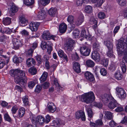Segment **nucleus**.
I'll use <instances>...</instances> for the list:
<instances>
[{"label":"nucleus","instance_id":"f257e3e1","mask_svg":"<svg viewBox=\"0 0 127 127\" xmlns=\"http://www.w3.org/2000/svg\"><path fill=\"white\" fill-rule=\"evenodd\" d=\"M10 74L14 77V81L16 84L23 87L26 84L27 79L24 72H10Z\"/></svg>","mask_w":127,"mask_h":127},{"label":"nucleus","instance_id":"f03ea898","mask_svg":"<svg viewBox=\"0 0 127 127\" xmlns=\"http://www.w3.org/2000/svg\"><path fill=\"white\" fill-rule=\"evenodd\" d=\"M95 98L94 94L92 92L86 93L82 97L83 101L87 103H91L95 100Z\"/></svg>","mask_w":127,"mask_h":127},{"label":"nucleus","instance_id":"7ed1b4c3","mask_svg":"<svg viewBox=\"0 0 127 127\" xmlns=\"http://www.w3.org/2000/svg\"><path fill=\"white\" fill-rule=\"evenodd\" d=\"M75 42L74 40L71 39H67L64 44V49L66 52H69L72 51L75 47Z\"/></svg>","mask_w":127,"mask_h":127},{"label":"nucleus","instance_id":"20e7f679","mask_svg":"<svg viewBox=\"0 0 127 127\" xmlns=\"http://www.w3.org/2000/svg\"><path fill=\"white\" fill-rule=\"evenodd\" d=\"M80 51L82 55L86 56L89 55L91 50L88 46L83 45L80 47Z\"/></svg>","mask_w":127,"mask_h":127},{"label":"nucleus","instance_id":"39448f33","mask_svg":"<svg viewBox=\"0 0 127 127\" xmlns=\"http://www.w3.org/2000/svg\"><path fill=\"white\" fill-rule=\"evenodd\" d=\"M56 36L54 35H50L49 32L48 31H44L42 35V37L43 39L45 40H49L52 39L54 40Z\"/></svg>","mask_w":127,"mask_h":127},{"label":"nucleus","instance_id":"423d86ee","mask_svg":"<svg viewBox=\"0 0 127 127\" xmlns=\"http://www.w3.org/2000/svg\"><path fill=\"white\" fill-rule=\"evenodd\" d=\"M12 43L13 46L12 48L15 50L18 49L21 44L20 40L16 38H13L12 39Z\"/></svg>","mask_w":127,"mask_h":127},{"label":"nucleus","instance_id":"0eeeda50","mask_svg":"<svg viewBox=\"0 0 127 127\" xmlns=\"http://www.w3.org/2000/svg\"><path fill=\"white\" fill-rule=\"evenodd\" d=\"M31 121L33 123L36 122L40 125H42L44 122L45 119L41 116H38L35 118H33L31 119Z\"/></svg>","mask_w":127,"mask_h":127},{"label":"nucleus","instance_id":"6e6552de","mask_svg":"<svg viewBox=\"0 0 127 127\" xmlns=\"http://www.w3.org/2000/svg\"><path fill=\"white\" fill-rule=\"evenodd\" d=\"M19 23L22 26H25L28 23V20L26 16L23 15L20 16L19 17Z\"/></svg>","mask_w":127,"mask_h":127},{"label":"nucleus","instance_id":"1a4fd4ad","mask_svg":"<svg viewBox=\"0 0 127 127\" xmlns=\"http://www.w3.org/2000/svg\"><path fill=\"white\" fill-rule=\"evenodd\" d=\"M75 115L76 119H79L81 118L82 121H85L86 117L84 112L81 110L78 111L76 113Z\"/></svg>","mask_w":127,"mask_h":127},{"label":"nucleus","instance_id":"9d476101","mask_svg":"<svg viewBox=\"0 0 127 127\" xmlns=\"http://www.w3.org/2000/svg\"><path fill=\"white\" fill-rule=\"evenodd\" d=\"M40 24L38 22H31L29 24V28L32 31H36Z\"/></svg>","mask_w":127,"mask_h":127},{"label":"nucleus","instance_id":"9b49d317","mask_svg":"<svg viewBox=\"0 0 127 127\" xmlns=\"http://www.w3.org/2000/svg\"><path fill=\"white\" fill-rule=\"evenodd\" d=\"M84 76L90 82H92L95 80L93 75L90 72H86L84 74Z\"/></svg>","mask_w":127,"mask_h":127},{"label":"nucleus","instance_id":"f8f14e48","mask_svg":"<svg viewBox=\"0 0 127 127\" xmlns=\"http://www.w3.org/2000/svg\"><path fill=\"white\" fill-rule=\"evenodd\" d=\"M92 59L96 62H98L100 60V56L98 51H94L92 53Z\"/></svg>","mask_w":127,"mask_h":127},{"label":"nucleus","instance_id":"ddd939ff","mask_svg":"<svg viewBox=\"0 0 127 127\" xmlns=\"http://www.w3.org/2000/svg\"><path fill=\"white\" fill-rule=\"evenodd\" d=\"M110 97L111 98L110 100H111L112 101L108 104V106L110 109H112L117 106V103L116 101L112 96H111Z\"/></svg>","mask_w":127,"mask_h":127},{"label":"nucleus","instance_id":"4468645a","mask_svg":"<svg viewBox=\"0 0 127 127\" xmlns=\"http://www.w3.org/2000/svg\"><path fill=\"white\" fill-rule=\"evenodd\" d=\"M46 16V12L44 8H42L40 11L38 13L37 17L39 20L44 19Z\"/></svg>","mask_w":127,"mask_h":127},{"label":"nucleus","instance_id":"2eb2a0df","mask_svg":"<svg viewBox=\"0 0 127 127\" xmlns=\"http://www.w3.org/2000/svg\"><path fill=\"white\" fill-rule=\"evenodd\" d=\"M11 7L10 9L9 12L10 14L12 15H15V13H16L18 10V8L15 5H14L13 3H11Z\"/></svg>","mask_w":127,"mask_h":127},{"label":"nucleus","instance_id":"dca6fc26","mask_svg":"<svg viewBox=\"0 0 127 127\" xmlns=\"http://www.w3.org/2000/svg\"><path fill=\"white\" fill-rule=\"evenodd\" d=\"M111 96H109L107 94L101 95L100 97V99L104 103H107L109 101V99L110 100L111 98L110 97Z\"/></svg>","mask_w":127,"mask_h":127},{"label":"nucleus","instance_id":"f3484780","mask_svg":"<svg viewBox=\"0 0 127 127\" xmlns=\"http://www.w3.org/2000/svg\"><path fill=\"white\" fill-rule=\"evenodd\" d=\"M84 21V17L83 14H81L79 16L76 21L75 24L77 26H79L82 24Z\"/></svg>","mask_w":127,"mask_h":127},{"label":"nucleus","instance_id":"a211bd4d","mask_svg":"<svg viewBox=\"0 0 127 127\" xmlns=\"http://www.w3.org/2000/svg\"><path fill=\"white\" fill-rule=\"evenodd\" d=\"M27 65L29 67L32 66V65H35L36 62L35 60L32 58H29L26 61Z\"/></svg>","mask_w":127,"mask_h":127},{"label":"nucleus","instance_id":"6ab92c4d","mask_svg":"<svg viewBox=\"0 0 127 127\" xmlns=\"http://www.w3.org/2000/svg\"><path fill=\"white\" fill-rule=\"evenodd\" d=\"M67 25L64 23H62L60 24L59 27V31L61 33H64L67 29Z\"/></svg>","mask_w":127,"mask_h":127},{"label":"nucleus","instance_id":"aec40b11","mask_svg":"<svg viewBox=\"0 0 127 127\" xmlns=\"http://www.w3.org/2000/svg\"><path fill=\"white\" fill-rule=\"evenodd\" d=\"M48 108L49 111L52 113L54 112L56 109V107L52 102L49 103L48 105Z\"/></svg>","mask_w":127,"mask_h":127},{"label":"nucleus","instance_id":"412c9836","mask_svg":"<svg viewBox=\"0 0 127 127\" xmlns=\"http://www.w3.org/2000/svg\"><path fill=\"white\" fill-rule=\"evenodd\" d=\"M126 94L124 89L120 88V98L121 99H124L126 98Z\"/></svg>","mask_w":127,"mask_h":127},{"label":"nucleus","instance_id":"4be33fe9","mask_svg":"<svg viewBox=\"0 0 127 127\" xmlns=\"http://www.w3.org/2000/svg\"><path fill=\"white\" fill-rule=\"evenodd\" d=\"M58 54L60 57L63 58L66 60L67 62L68 61L67 57L62 50L61 49L59 50L58 52Z\"/></svg>","mask_w":127,"mask_h":127},{"label":"nucleus","instance_id":"5701e85b","mask_svg":"<svg viewBox=\"0 0 127 127\" xmlns=\"http://www.w3.org/2000/svg\"><path fill=\"white\" fill-rule=\"evenodd\" d=\"M25 111V109L23 107L20 108L18 110V116L20 118L22 117L24 115Z\"/></svg>","mask_w":127,"mask_h":127},{"label":"nucleus","instance_id":"b1692460","mask_svg":"<svg viewBox=\"0 0 127 127\" xmlns=\"http://www.w3.org/2000/svg\"><path fill=\"white\" fill-rule=\"evenodd\" d=\"M104 43L105 45L109 49H113V45L112 43L109 40H106L104 41Z\"/></svg>","mask_w":127,"mask_h":127},{"label":"nucleus","instance_id":"393cba45","mask_svg":"<svg viewBox=\"0 0 127 127\" xmlns=\"http://www.w3.org/2000/svg\"><path fill=\"white\" fill-rule=\"evenodd\" d=\"M73 68L75 71H80L81 69L79 64L77 62H75L73 64Z\"/></svg>","mask_w":127,"mask_h":127},{"label":"nucleus","instance_id":"a878e982","mask_svg":"<svg viewBox=\"0 0 127 127\" xmlns=\"http://www.w3.org/2000/svg\"><path fill=\"white\" fill-rule=\"evenodd\" d=\"M2 22L5 25H9L11 23V19L9 17L4 18L2 19Z\"/></svg>","mask_w":127,"mask_h":127},{"label":"nucleus","instance_id":"bb28decb","mask_svg":"<svg viewBox=\"0 0 127 127\" xmlns=\"http://www.w3.org/2000/svg\"><path fill=\"white\" fill-rule=\"evenodd\" d=\"M46 43L47 46L48 47L47 49V52L48 54L50 55L51 54V52L52 50V46L53 44L50 41H47Z\"/></svg>","mask_w":127,"mask_h":127},{"label":"nucleus","instance_id":"cd10ccee","mask_svg":"<svg viewBox=\"0 0 127 127\" xmlns=\"http://www.w3.org/2000/svg\"><path fill=\"white\" fill-rule=\"evenodd\" d=\"M86 65L88 67H92L95 65V63L94 61L91 60H87L86 62Z\"/></svg>","mask_w":127,"mask_h":127},{"label":"nucleus","instance_id":"c85d7f7f","mask_svg":"<svg viewBox=\"0 0 127 127\" xmlns=\"http://www.w3.org/2000/svg\"><path fill=\"white\" fill-rule=\"evenodd\" d=\"M23 59L21 57H17L14 56L13 59V62L15 63L18 64L21 63L23 61Z\"/></svg>","mask_w":127,"mask_h":127},{"label":"nucleus","instance_id":"c756f323","mask_svg":"<svg viewBox=\"0 0 127 127\" xmlns=\"http://www.w3.org/2000/svg\"><path fill=\"white\" fill-rule=\"evenodd\" d=\"M57 10L56 8H51L49 10L48 12L49 14L52 16H54L57 13Z\"/></svg>","mask_w":127,"mask_h":127},{"label":"nucleus","instance_id":"7c9ffc66","mask_svg":"<svg viewBox=\"0 0 127 127\" xmlns=\"http://www.w3.org/2000/svg\"><path fill=\"white\" fill-rule=\"evenodd\" d=\"M54 84L56 87V89L57 91H60V90H62L63 88L61 87L58 82L57 79H55L54 81Z\"/></svg>","mask_w":127,"mask_h":127},{"label":"nucleus","instance_id":"2f4dec72","mask_svg":"<svg viewBox=\"0 0 127 127\" xmlns=\"http://www.w3.org/2000/svg\"><path fill=\"white\" fill-rule=\"evenodd\" d=\"M105 114L107 119L108 120H111L113 116L112 113L110 111H107L105 112Z\"/></svg>","mask_w":127,"mask_h":127},{"label":"nucleus","instance_id":"473e14b6","mask_svg":"<svg viewBox=\"0 0 127 127\" xmlns=\"http://www.w3.org/2000/svg\"><path fill=\"white\" fill-rule=\"evenodd\" d=\"M85 12L87 13H90L93 11V9L92 7L90 5L86 6L85 8Z\"/></svg>","mask_w":127,"mask_h":127},{"label":"nucleus","instance_id":"72a5a7b5","mask_svg":"<svg viewBox=\"0 0 127 127\" xmlns=\"http://www.w3.org/2000/svg\"><path fill=\"white\" fill-rule=\"evenodd\" d=\"M48 75V73L47 72H44L42 76L40 78V79L41 82H43L45 81Z\"/></svg>","mask_w":127,"mask_h":127},{"label":"nucleus","instance_id":"f704fd0d","mask_svg":"<svg viewBox=\"0 0 127 127\" xmlns=\"http://www.w3.org/2000/svg\"><path fill=\"white\" fill-rule=\"evenodd\" d=\"M94 51H99L100 48L99 44L97 43H95L93 46Z\"/></svg>","mask_w":127,"mask_h":127},{"label":"nucleus","instance_id":"c9c22d12","mask_svg":"<svg viewBox=\"0 0 127 127\" xmlns=\"http://www.w3.org/2000/svg\"><path fill=\"white\" fill-rule=\"evenodd\" d=\"M107 56L109 57H115V56L113 54V49H109L107 53Z\"/></svg>","mask_w":127,"mask_h":127},{"label":"nucleus","instance_id":"e433bc0d","mask_svg":"<svg viewBox=\"0 0 127 127\" xmlns=\"http://www.w3.org/2000/svg\"><path fill=\"white\" fill-rule=\"evenodd\" d=\"M81 35V37L86 39H87L89 37L88 33H87L85 30H84L82 31Z\"/></svg>","mask_w":127,"mask_h":127},{"label":"nucleus","instance_id":"4c0bfd02","mask_svg":"<svg viewBox=\"0 0 127 127\" xmlns=\"http://www.w3.org/2000/svg\"><path fill=\"white\" fill-rule=\"evenodd\" d=\"M95 71H106L105 69L103 68H101L99 66H96L94 68Z\"/></svg>","mask_w":127,"mask_h":127},{"label":"nucleus","instance_id":"58836bf2","mask_svg":"<svg viewBox=\"0 0 127 127\" xmlns=\"http://www.w3.org/2000/svg\"><path fill=\"white\" fill-rule=\"evenodd\" d=\"M79 31L77 29H76L73 32V35L74 38H76L78 37L79 34Z\"/></svg>","mask_w":127,"mask_h":127},{"label":"nucleus","instance_id":"ea45409f","mask_svg":"<svg viewBox=\"0 0 127 127\" xmlns=\"http://www.w3.org/2000/svg\"><path fill=\"white\" fill-rule=\"evenodd\" d=\"M87 111L89 117L90 118H92L93 116L94 113H93L91 108H87Z\"/></svg>","mask_w":127,"mask_h":127},{"label":"nucleus","instance_id":"a19ab883","mask_svg":"<svg viewBox=\"0 0 127 127\" xmlns=\"http://www.w3.org/2000/svg\"><path fill=\"white\" fill-rule=\"evenodd\" d=\"M34 2L33 0H24V3L27 5H32Z\"/></svg>","mask_w":127,"mask_h":127},{"label":"nucleus","instance_id":"79ce46f5","mask_svg":"<svg viewBox=\"0 0 127 127\" xmlns=\"http://www.w3.org/2000/svg\"><path fill=\"white\" fill-rule=\"evenodd\" d=\"M74 17L72 15L68 16L67 19V21L70 23H72L74 22Z\"/></svg>","mask_w":127,"mask_h":127},{"label":"nucleus","instance_id":"37998d69","mask_svg":"<svg viewBox=\"0 0 127 127\" xmlns=\"http://www.w3.org/2000/svg\"><path fill=\"white\" fill-rule=\"evenodd\" d=\"M50 0H40L39 2L43 6H45L48 4Z\"/></svg>","mask_w":127,"mask_h":127},{"label":"nucleus","instance_id":"c03bdc74","mask_svg":"<svg viewBox=\"0 0 127 127\" xmlns=\"http://www.w3.org/2000/svg\"><path fill=\"white\" fill-rule=\"evenodd\" d=\"M23 100L24 105L25 106H27L29 105V101L28 98L26 96H24L22 98Z\"/></svg>","mask_w":127,"mask_h":127},{"label":"nucleus","instance_id":"a18cd8bd","mask_svg":"<svg viewBox=\"0 0 127 127\" xmlns=\"http://www.w3.org/2000/svg\"><path fill=\"white\" fill-rule=\"evenodd\" d=\"M35 59L38 62V65H39L42 63L41 56L40 55H37L35 57Z\"/></svg>","mask_w":127,"mask_h":127},{"label":"nucleus","instance_id":"49530a36","mask_svg":"<svg viewBox=\"0 0 127 127\" xmlns=\"http://www.w3.org/2000/svg\"><path fill=\"white\" fill-rule=\"evenodd\" d=\"M106 16L105 13L103 12H100L98 14V17L100 19H103Z\"/></svg>","mask_w":127,"mask_h":127},{"label":"nucleus","instance_id":"de8ad7c7","mask_svg":"<svg viewBox=\"0 0 127 127\" xmlns=\"http://www.w3.org/2000/svg\"><path fill=\"white\" fill-rule=\"evenodd\" d=\"M4 118L5 120L10 122L11 121V118L7 113H5L4 115Z\"/></svg>","mask_w":127,"mask_h":127},{"label":"nucleus","instance_id":"09e8293b","mask_svg":"<svg viewBox=\"0 0 127 127\" xmlns=\"http://www.w3.org/2000/svg\"><path fill=\"white\" fill-rule=\"evenodd\" d=\"M93 105L101 109L102 107V104L100 102L97 103L96 102H94Z\"/></svg>","mask_w":127,"mask_h":127},{"label":"nucleus","instance_id":"8fccbe9b","mask_svg":"<svg viewBox=\"0 0 127 127\" xmlns=\"http://www.w3.org/2000/svg\"><path fill=\"white\" fill-rule=\"evenodd\" d=\"M35 84V83L33 81H31L28 83V87L30 89H32Z\"/></svg>","mask_w":127,"mask_h":127},{"label":"nucleus","instance_id":"3c124183","mask_svg":"<svg viewBox=\"0 0 127 127\" xmlns=\"http://www.w3.org/2000/svg\"><path fill=\"white\" fill-rule=\"evenodd\" d=\"M97 19H95L94 17H92L90 19L89 22L91 24H93L95 23H97Z\"/></svg>","mask_w":127,"mask_h":127},{"label":"nucleus","instance_id":"603ef678","mask_svg":"<svg viewBox=\"0 0 127 127\" xmlns=\"http://www.w3.org/2000/svg\"><path fill=\"white\" fill-rule=\"evenodd\" d=\"M105 0H97L96 2V5L97 7L100 6L104 2Z\"/></svg>","mask_w":127,"mask_h":127},{"label":"nucleus","instance_id":"864d4df0","mask_svg":"<svg viewBox=\"0 0 127 127\" xmlns=\"http://www.w3.org/2000/svg\"><path fill=\"white\" fill-rule=\"evenodd\" d=\"M42 89V86L40 85H38L36 86V88L35 90V92L38 93L41 91Z\"/></svg>","mask_w":127,"mask_h":127},{"label":"nucleus","instance_id":"5fc2aeb1","mask_svg":"<svg viewBox=\"0 0 127 127\" xmlns=\"http://www.w3.org/2000/svg\"><path fill=\"white\" fill-rule=\"evenodd\" d=\"M18 109V107L16 105H14L12 107L11 111L12 114H15Z\"/></svg>","mask_w":127,"mask_h":127},{"label":"nucleus","instance_id":"6e6d98bb","mask_svg":"<svg viewBox=\"0 0 127 127\" xmlns=\"http://www.w3.org/2000/svg\"><path fill=\"white\" fill-rule=\"evenodd\" d=\"M101 61L104 66L106 67L108 65V60L105 59V58H103L101 60Z\"/></svg>","mask_w":127,"mask_h":127},{"label":"nucleus","instance_id":"4d7b16f0","mask_svg":"<svg viewBox=\"0 0 127 127\" xmlns=\"http://www.w3.org/2000/svg\"><path fill=\"white\" fill-rule=\"evenodd\" d=\"M46 119H45L44 122L46 123H48L50 121V117L49 115H47L45 117Z\"/></svg>","mask_w":127,"mask_h":127},{"label":"nucleus","instance_id":"13d9d810","mask_svg":"<svg viewBox=\"0 0 127 127\" xmlns=\"http://www.w3.org/2000/svg\"><path fill=\"white\" fill-rule=\"evenodd\" d=\"M3 57L4 58V59L2 60H3L4 62V63L8 64L9 60V57H7L5 56H3Z\"/></svg>","mask_w":127,"mask_h":127},{"label":"nucleus","instance_id":"bf43d9fd","mask_svg":"<svg viewBox=\"0 0 127 127\" xmlns=\"http://www.w3.org/2000/svg\"><path fill=\"white\" fill-rule=\"evenodd\" d=\"M126 4V0H120V5L121 6H124Z\"/></svg>","mask_w":127,"mask_h":127},{"label":"nucleus","instance_id":"052dcab7","mask_svg":"<svg viewBox=\"0 0 127 127\" xmlns=\"http://www.w3.org/2000/svg\"><path fill=\"white\" fill-rule=\"evenodd\" d=\"M15 89L17 90L18 91L21 92L23 91V89L20 86L16 85L15 87Z\"/></svg>","mask_w":127,"mask_h":127},{"label":"nucleus","instance_id":"680f3d73","mask_svg":"<svg viewBox=\"0 0 127 127\" xmlns=\"http://www.w3.org/2000/svg\"><path fill=\"white\" fill-rule=\"evenodd\" d=\"M21 33L22 35L27 36L29 35V32L25 30H23L21 32Z\"/></svg>","mask_w":127,"mask_h":127},{"label":"nucleus","instance_id":"e2e57ef3","mask_svg":"<svg viewBox=\"0 0 127 127\" xmlns=\"http://www.w3.org/2000/svg\"><path fill=\"white\" fill-rule=\"evenodd\" d=\"M47 44L46 42H42L41 44V47L42 49L43 50L47 48Z\"/></svg>","mask_w":127,"mask_h":127},{"label":"nucleus","instance_id":"0e129e2a","mask_svg":"<svg viewBox=\"0 0 127 127\" xmlns=\"http://www.w3.org/2000/svg\"><path fill=\"white\" fill-rule=\"evenodd\" d=\"M4 64L3 60L0 58V69L2 68L4 66Z\"/></svg>","mask_w":127,"mask_h":127},{"label":"nucleus","instance_id":"69168bd1","mask_svg":"<svg viewBox=\"0 0 127 127\" xmlns=\"http://www.w3.org/2000/svg\"><path fill=\"white\" fill-rule=\"evenodd\" d=\"M96 124L98 126L101 125L103 124V122L102 120L101 119L98 120L95 122Z\"/></svg>","mask_w":127,"mask_h":127},{"label":"nucleus","instance_id":"338daca9","mask_svg":"<svg viewBox=\"0 0 127 127\" xmlns=\"http://www.w3.org/2000/svg\"><path fill=\"white\" fill-rule=\"evenodd\" d=\"M49 83L48 82H46L44 83L42 85L43 88L44 89H47L49 86Z\"/></svg>","mask_w":127,"mask_h":127},{"label":"nucleus","instance_id":"774afa93","mask_svg":"<svg viewBox=\"0 0 127 127\" xmlns=\"http://www.w3.org/2000/svg\"><path fill=\"white\" fill-rule=\"evenodd\" d=\"M117 124L115 123L113 120L111 121L109 123V125L112 127H114L115 126H116Z\"/></svg>","mask_w":127,"mask_h":127}]
</instances>
